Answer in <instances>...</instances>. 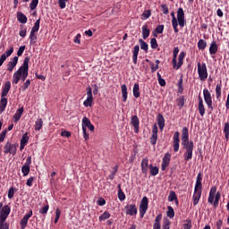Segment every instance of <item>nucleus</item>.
Masks as SVG:
<instances>
[{
	"label": "nucleus",
	"mask_w": 229,
	"mask_h": 229,
	"mask_svg": "<svg viewBox=\"0 0 229 229\" xmlns=\"http://www.w3.org/2000/svg\"><path fill=\"white\" fill-rule=\"evenodd\" d=\"M182 146L186 150L184 153V160L189 162L192 160V152L194 151V141H189V129L187 127L182 128Z\"/></svg>",
	"instance_id": "obj_1"
},
{
	"label": "nucleus",
	"mask_w": 229,
	"mask_h": 229,
	"mask_svg": "<svg viewBox=\"0 0 229 229\" xmlns=\"http://www.w3.org/2000/svg\"><path fill=\"white\" fill-rule=\"evenodd\" d=\"M29 65L30 57H26L21 66L13 75V85H17L20 80H21V81H26V78H28Z\"/></svg>",
	"instance_id": "obj_2"
},
{
	"label": "nucleus",
	"mask_w": 229,
	"mask_h": 229,
	"mask_svg": "<svg viewBox=\"0 0 229 229\" xmlns=\"http://www.w3.org/2000/svg\"><path fill=\"white\" fill-rule=\"evenodd\" d=\"M178 53H180V48L176 47L174 48L173 60H172L174 69H175L176 71H178V69H180V67L183 65V59L185 58V52H181L179 54V56H178ZM177 56H178V63L176 61Z\"/></svg>",
	"instance_id": "obj_3"
},
{
	"label": "nucleus",
	"mask_w": 229,
	"mask_h": 229,
	"mask_svg": "<svg viewBox=\"0 0 229 229\" xmlns=\"http://www.w3.org/2000/svg\"><path fill=\"white\" fill-rule=\"evenodd\" d=\"M198 74L200 81H205L208 78V71L207 70V64L198 63Z\"/></svg>",
	"instance_id": "obj_4"
},
{
	"label": "nucleus",
	"mask_w": 229,
	"mask_h": 229,
	"mask_svg": "<svg viewBox=\"0 0 229 229\" xmlns=\"http://www.w3.org/2000/svg\"><path fill=\"white\" fill-rule=\"evenodd\" d=\"M17 148H19L18 144H11L10 141H7L4 147V153L7 155V153H10V155H17Z\"/></svg>",
	"instance_id": "obj_5"
},
{
	"label": "nucleus",
	"mask_w": 229,
	"mask_h": 229,
	"mask_svg": "<svg viewBox=\"0 0 229 229\" xmlns=\"http://www.w3.org/2000/svg\"><path fill=\"white\" fill-rule=\"evenodd\" d=\"M148 203H149V201L148 200V197L144 196L141 199V201L140 203V217H144V216H146V212H148Z\"/></svg>",
	"instance_id": "obj_6"
},
{
	"label": "nucleus",
	"mask_w": 229,
	"mask_h": 229,
	"mask_svg": "<svg viewBox=\"0 0 229 229\" xmlns=\"http://www.w3.org/2000/svg\"><path fill=\"white\" fill-rule=\"evenodd\" d=\"M203 96L208 108L214 110V106H212V94H210V91L208 89H203Z\"/></svg>",
	"instance_id": "obj_7"
},
{
	"label": "nucleus",
	"mask_w": 229,
	"mask_h": 229,
	"mask_svg": "<svg viewBox=\"0 0 229 229\" xmlns=\"http://www.w3.org/2000/svg\"><path fill=\"white\" fill-rule=\"evenodd\" d=\"M221 199V193L217 192L216 195H209L208 203L214 205V208L219 207V200Z\"/></svg>",
	"instance_id": "obj_8"
},
{
	"label": "nucleus",
	"mask_w": 229,
	"mask_h": 229,
	"mask_svg": "<svg viewBox=\"0 0 229 229\" xmlns=\"http://www.w3.org/2000/svg\"><path fill=\"white\" fill-rule=\"evenodd\" d=\"M177 24H179L181 28H183V26H185V13L183 12V8L182 7L177 10Z\"/></svg>",
	"instance_id": "obj_9"
},
{
	"label": "nucleus",
	"mask_w": 229,
	"mask_h": 229,
	"mask_svg": "<svg viewBox=\"0 0 229 229\" xmlns=\"http://www.w3.org/2000/svg\"><path fill=\"white\" fill-rule=\"evenodd\" d=\"M31 169V156L28 157L24 165L21 167V173L23 176H28Z\"/></svg>",
	"instance_id": "obj_10"
},
{
	"label": "nucleus",
	"mask_w": 229,
	"mask_h": 229,
	"mask_svg": "<svg viewBox=\"0 0 229 229\" xmlns=\"http://www.w3.org/2000/svg\"><path fill=\"white\" fill-rule=\"evenodd\" d=\"M173 148L174 153H178L180 149V132L175 131L173 137Z\"/></svg>",
	"instance_id": "obj_11"
},
{
	"label": "nucleus",
	"mask_w": 229,
	"mask_h": 229,
	"mask_svg": "<svg viewBox=\"0 0 229 229\" xmlns=\"http://www.w3.org/2000/svg\"><path fill=\"white\" fill-rule=\"evenodd\" d=\"M31 216H33L32 210L29 211V213L20 221V226L21 229H25L28 226V221H30V217H31Z\"/></svg>",
	"instance_id": "obj_12"
},
{
	"label": "nucleus",
	"mask_w": 229,
	"mask_h": 229,
	"mask_svg": "<svg viewBox=\"0 0 229 229\" xmlns=\"http://www.w3.org/2000/svg\"><path fill=\"white\" fill-rule=\"evenodd\" d=\"M92 88L89 87L87 89V99L83 102L84 106H92Z\"/></svg>",
	"instance_id": "obj_13"
},
{
	"label": "nucleus",
	"mask_w": 229,
	"mask_h": 229,
	"mask_svg": "<svg viewBox=\"0 0 229 229\" xmlns=\"http://www.w3.org/2000/svg\"><path fill=\"white\" fill-rule=\"evenodd\" d=\"M126 215L127 216H137V206L135 204H130L125 206Z\"/></svg>",
	"instance_id": "obj_14"
},
{
	"label": "nucleus",
	"mask_w": 229,
	"mask_h": 229,
	"mask_svg": "<svg viewBox=\"0 0 229 229\" xmlns=\"http://www.w3.org/2000/svg\"><path fill=\"white\" fill-rule=\"evenodd\" d=\"M87 128H89L90 131H94V125L87 116H84L82 118V130H87Z\"/></svg>",
	"instance_id": "obj_15"
},
{
	"label": "nucleus",
	"mask_w": 229,
	"mask_h": 229,
	"mask_svg": "<svg viewBox=\"0 0 229 229\" xmlns=\"http://www.w3.org/2000/svg\"><path fill=\"white\" fill-rule=\"evenodd\" d=\"M10 212H12L10 206L6 205L4 208H2V212L0 214V219L6 220L8 218V216H10Z\"/></svg>",
	"instance_id": "obj_16"
},
{
	"label": "nucleus",
	"mask_w": 229,
	"mask_h": 229,
	"mask_svg": "<svg viewBox=\"0 0 229 229\" xmlns=\"http://www.w3.org/2000/svg\"><path fill=\"white\" fill-rule=\"evenodd\" d=\"M169 162H171V154L166 153L163 157V162L161 165L162 171H165V169L169 166Z\"/></svg>",
	"instance_id": "obj_17"
},
{
	"label": "nucleus",
	"mask_w": 229,
	"mask_h": 229,
	"mask_svg": "<svg viewBox=\"0 0 229 229\" xmlns=\"http://www.w3.org/2000/svg\"><path fill=\"white\" fill-rule=\"evenodd\" d=\"M131 124L134 128V133H138V131H139V124H140L139 116L132 115L131 117Z\"/></svg>",
	"instance_id": "obj_18"
},
{
	"label": "nucleus",
	"mask_w": 229,
	"mask_h": 229,
	"mask_svg": "<svg viewBox=\"0 0 229 229\" xmlns=\"http://www.w3.org/2000/svg\"><path fill=\"white\" fill-rule=\"evenodd\" d=\"M201 180H203V177H201V174H199L197 176L194 189V191L197 192H201V189L203 188V185L201 184Z\"/></svg>",
	"instance_id": "obj_19"
},
{
	"label": "nucleus",
	"mask_w": 229,
	"mask_h": 229,
	"mask_svg": "<svg viewBox=\"0 0 229 229\" xmlns=\"http://www.w3.org/2000/svg\"><path fill=\"white\" fill-rule=\"evenodd\" d=\"M17 62H19V57L14 56L13 60L8 63L7 71H9V72H12V71L15 69V66L17 65Z\"/></svg>",
	"instance_id": "obj_20"
},
{
	"label": "nucleus",
	"mask_w": 229,
	"mask_h": 229,
	"mask_svg": "<svg viewBox=\"0 0 229 229\" xmlns=\"http://www.w3.org/2000/svg\"><path fill=\"white\" fill-rule=\"evenodd\" d=\"M23 113H24V107H20L19 109H17L16 113L13 117L14 123H19V121H21V117H22Z\"/></svg>",
	"instance_id": "obj_21"
},
{
	"label": "nucleus",
	"mask_w": 229,
	"mask_h": 229,
	"mask_svg": "<svg viewBox=\"0 0 229 229\" xmlns=\"http://www.w3.org/2000/svg\"><path fill=\"white\" fill-rule=\"evenodd\" d=\"M6 105H8V98H6V97L1 95L0 114H3L4 110L6 109Z\"/></svg>",
	"instance_id": "obj_22"
},
{
	"label": "nucleus",
	"mask_w": 229,
	"mask_h": 229,
	"mask_svg": "<svg viewBox=\"0 0 229 229\" xmlns=\"http://www.w3.org/2000/svg\"><path fill=\"white\" fill-rule=\"evenodd\" d=\"M157 119L159 130L162 131V130H164V126H165V119H164V115H162V114H158Z\"/></svg>",
	"instance_id": "obj_23"
},
{
	"label": "nucleus",
	"mask_w": 229,
	"mask_h": 229,
	"mask_svg": "<svg viewBox=\"0 0 229 229\" xmlns=\"http://www.w3.org/2000/svg\"><path fill=\"white\" fill-rule=\"evenodd\" d=\"M121 90H122L123 101V103H126V101L128 99V87H126L125 84H123L121 86Z\"/></svg>",
	"instance_id": "obj_24"
},
{
	"label": "nucleus",
	"mask_w": 229,
	"mask_h": 229,
	"mask_svg": "<svg viewBox=\"0 0 229 229\" xmlns=\"http://www.w3.org/2000/svg\"><path fill=\"white\" fill-rule=\"evenodd\" d=\"M172 17V26L174 28V33H178V20H176V16H174V12L171 13Z\"/></svg>",
	"instance_id": "obj_25"
},
{
	"label": "nucleus",
	"mask_w": 229,
	"mask_h": 229,
	"mask_svg": "<svg viewBox=\"0 0 229 229\" xmlns=\"http://www.w3.org/2000/svg\"><path fill=\"white\" fill-rule=\"evenodd\" d=\"M200 199H201V191H194L193 197H192V201H193L194 207H196V205H198V203H199Z\"/></svg>",
	"instance_id": "obj_26"
},
{
	"label": "nucleus",
	"mask_w": 229,
	"mask_h": 229,
	"mask_svg": "<svg viewBox=\"0 0 229 229\" xmlns=\"http://www.w3.org/2000/svg\"><path fill=\"white\" fill-rule=\"evenodd\" d=\"M12 88V82L9 81L4 83V86L3 88L2 96H8V92H10V89Z\"/></svg>",
	"instance_id": "obj_27"
},
{
	"label": "nucleus",
	"mask_w": 229,
	"mask_h": 229,
	"mask_svg": "<svg viewBox=\"0 0 229 229\" xmlns=\"http://www.w3.org/2000/svg\"><path fill=\"white\" fill-rule=\"evenodd\" d=\"M199 112L201 117L205 115V106L203 105V98L201 97H199Z\"/></svg>",
	"instance_id": "obj_28"
},
{
	"label": "nucleus",
	"mask_w": 229,
	"mask_h": 229,
	"mask_svg": "<svg viewBox=\"0 0 229 229\" xmlns=\"http://www.w3.org/2000/svg\"><path fill=\"white\" fill-rule=\"evenodd\" d=\"M42 126H44V122L42 121L41 118H38L34 125L35 131H40V130H42Z\"/></svg>",
	"instance_id": "obj_29"
},
{
	"label": "nucleus",
	"mask_w": 229,
	"mask_h": 229,
	"mask_svg": "<svg viewBox=\"0 0 229 229\" xmlns=\"http://www.w3.org/2000/svg\"><path fill=\"white\" fill-rule=\"evenodd\" d=\"M141 30H142V37L146 40V38H148V37H149L150 30L148 28L147 24L143 25Z\"/></svg>",
	"instance_id": "obj_30"
},
{
	"label": "nucleus",
	"mask_w": 229,
	"mask_h": 229,
	"mask_svg": "<svg viewBox=\"0 0 229 229\" xmlns=\"http://www.w3.org/2000/svg\"><path fill=\"white\" fill-rule=\"evenodd\" d=\"M17 19L21 24H26V22H28V17H26L22 13H18Z\"/></svg>",
	"instance_id": "obj_31"
},
{
	"label": "nucleus",
	"mask_w": 229,
	"mask_h": 229,
	"mask_svg": "<svg viewBox=\"0 0 229 229\" xmlns=\"http://www.w3.org/2000/svg\"><path fill=\"white\" fill-rule=\"evenodd\" d=\"M148 158H143L141 161V171L144 174H146V173H148Z\"/></svg>",
	"instance_id": "obj_32"
},
{
	"label": "nucleus",
	"mask_w": 229,
	"mask_h": 229,
	"mask_svg": "<svg viewBox=\"0 0 229 229\" xmlns=\"http://www.w3.org/2000/svg\"><path fill=\"white\" fill-rule=\"evenodd\" d=\"M223 89V85L221 84V81L220 83H217L216 86V99H221V90Z\"/></svg>",
	"instance_id": "obj_33"
},
{
	"label": "nucleus",
	"mask_w": 229,
	"mask_h": 229,
	"mask_svg": "<svg viewBox=\"0 0 229 229\" xmlns=\"http://www.w3.org/2000/svg\"><path fill=\"white\" fill-rule=\"evenodd\" d=\"M38 30H40V19L37 20L32 27L30 33H38Z\"/></svg>",
	"instance_id": "obj_34"
},
{
	"label": "nucleus",
	"mask_w": 229,
	"mask_h": 229,
	"mask_svg": "<svg viewBox=\"0 0 229 229\" xmlns=\"http://www.w3.org/2000/svg\"><path fill=\"white\" fill-rule=\"evenodd\" d=\"M209 53L210 55H216L217 53V43L216 41H213L209 47Z\"/></svg>",
	"instance_id": "obj_35"
},
{
	"label": "nucleus",
	"mask_w": 229,
	"mask_h": 229,
	"mask_svg": "<svg viewBox=\"0 0 229 229\" xmlns=\"http://www.w3.org/2000/svg\"><path fill=\"white\" fill-rule=\"evenodd\" d=\"M140 90V86L139 83H135L132 89V92H133V96L134 98H140V92H139Z\"/></svg>",
	"instance_id": "obj_36"
},
{
	"label": "nucleus",
	"mask_w": 229,
	"mask_h": 229,
	"mask_svg": "<svg viewBox=\"0 0 229 229\" xmlns=\"http://www.w3.org/2000/svg\"><path fill=\"white\" fill-rule=\"evenodd\" d=\"M118 199H120V201H124V199H126V195H124V192L121 189V184H118Z\"/></svg>",
	"instance_id": "obj_37"
},
{
	"label": "nucleus",
	"mask_w": 229,
	"mask_h": 229,
	"mask_svg": "<svg viewBox=\"0 0 229 229\" xmlns=\"http://www.w3.org/2000/svg\"><path fill=\"white\" fill-rule=\"evenodd\" d=\"M139 43L140 46V49L145 51V53H148V43H146V41H144L143 39H139Z\"/></svg>",
	"instance_id": "obj_38"
},
{
	"label": "nucleus",
	"mask_w": 229,
	"mask_h": 229,
	"mask_svg": "<svg viewBox=\"0 0 229 229\" xmlns=\"http://www.w3.org/2000/svg\"><path fill=\"white\" fill-rule=\"evenodd\" d=\"M37 42V33L30 32V46H33Z\"/></svg>",
	"instance_id": "obj_39"
},
{
	"label": "nucleus",
	"mask_w": 229,
	"mask_h": 229,
	"mask_svg": "<svg viewBox=\"0 0 229 229\" xmlns=\"http://www.w3.org/2000/svg\"><path fill=\"white\" fill-rule=\"evenodd\" d=\"M166 216L167 217H170V219H173V217H174V209L173 208V207H167Z\"/></svg>",
	"instance_id": "obj_40"
},
{
	"label": "nucleus",
	"mask_w": 229,
	"mask_h": 229,
	"mask_svg": "<svg viewBox=\"0 0 229 229\" xmlns=\"http://www.w3.org/2000/svg\"><path fill=\"white\" fill-rule=\"evenodd\" d=\"M224 133H225V140H229V123H225Z\"/></svg>",
	"instance_id": "obj_41"
},
{
	"label": "nucleus",
	"mask_w": 229,
	"mask_h": 229,
	"mask_svg": "<svg viewBox=\"0 0 229 229\" xmlns=\"http://www.w3.org/2000/svg\"><path fill=\"white\" fill-rule=\"evenodd\" d=\"M149 168H150L151 176H157V174H158V167L153 166V165H150Z\"/></svg>",
	"instance_id": "obj_42"
},
{
	"label": "nucleus",
	"mask_w": 229,
	"mask_h": 229,
	"mask_svg": "<svg viewBox=\"0 0 229 229\" xmlns=\"http://www.w3.org/2000/svg\"><path fill=\"white\" fill-rule=\"evenodd\" d=\"M0 229H10V225L6 223V220L0 219Z\"/></svg>",
	"instance_id": "obj_43"
},
{
	"label": "nucleus",
	"mask_w": 229,
	"mask_h": 229,
	"mask_svg": "<svg viewBox=\"0 0 229 229\" xmlns=\"http://www.w3.org/2000/svg\"><path fill=\"white\" fill-rule=\"evenodd\" d=\"M157 81L161 87H165V80L162 78L160 72H157Z\"/></svg>",
	"instance_id": "obj_44"
},
{
	"label": "nucleus",
	"mask_w": 229,
	"mask_h": 229,
	"mask_svg": "<svg viewBox=\"0 0 229 229\" xmlns=\"http://www.w3.org/2000/svg\"><path fill=\"white\" fill-rule=\"evenodd\" d=\"M198 47L199 49H205V47H207V41L203 40V39H199L198 42Z\"/></svg>",
	"instance_id": "obj_45"
},
{
	"label": "nucleus",
	"mask_w": 229,
	"mask_h": 229,
	"mask_svg": "<svg viewBox=\"0 0 229 229\" xmlns=\"http://www.w3.org/2000/svg\"><path fill=\"white\" fill-rule=\"evenodd\" d=\"M149 17H151V11L150 10H147L145 11L142 15H141V19L143 21H146V19H149Z\"/></svg>",
	"instance_id": "obj_46"
},
{
	"label": "nucleus",
	"mask_w": 229,
	"mask_h": 229,
	"mask_svg": "<svg viewBox=\"0 0 229 229\" xmlns=\"http://www.w3.org/2000/svg\"><path fill=\"white\" fill-rule=\"evenodd\" d=\"M178 198L176 197V192L170 191V194L168 196V201H175Z\"/></svg>",
	"instance_id": "obj_47"
},
{
	"label": "nucleus",
	"mask_w": 229,
	"mask_h": 229,
	"mask_svg": "<svg viewBox=\"0 0 229 229\" xmlns=\"http://www.w3.org/2000/svg\"><path fill=\"white\" fill-rule=\"evenodd\" d=\"M110 217V213L108 212H104L100 216H99V221H106V219H109Z\"/></svg>",
	"instance_id": "obj_48"
},
{
	"label": "nucleus",
	"mask_w": 229,
	"mask_h": 229,
	"mask_svg": "<svg viewBox=\"0 0 229 229\" xmlns=\"http://www.w3.org/2000/svg\"><path fill=\"white\" fill-rule=\"evenodd\" d=\"M157 140H158V134H152L150 137V144H152V146H155V144H157Z\"/></svg>",
	"instance_id": "obj_49"
},
{
	"label": "nucleus",
	"mask_w": 229,
	"mask_h": 229,
	"mask_svg": "<svg viewBox=\"0 0 229 229\" xmlns=\"http://www.w3.org/2000/svg\"><path fill=\"white\" fill-rule=\"evenodd\" d=\"M29 140H30V137H28V132H26L25 134H23L21 140V143L27 145Z\"/></svg>",
	"instance_id": "obj_50"
},
{
	"label": "nucleus",
	"mask_w": 229,
	"mask_h": 229,
	"mask_svg": "<svg viewBox=\"0 0 229 229\" xmlns=\"http://www.w3.org/2000/svg\"><path fill=\"white\" fill-rule=\"evenodd\" d=\"M150 46H151L152 49H157L158 47V43L157 42V38H153L150 40Z\"/></svg>",
	"instance_id": "obj_51"
},
{
	"label": "nucleus",
	"mask_w": 229,
	"mask_h": 229,
	"mask_svg": "<svg viewBox=\"0 0 229 229\" xmlns=\"http://www.w3.org/2000/svg\"><path fill=\"white\" fill-rule=\"evenodd\" d=\"M37 6H38V0H32L31 3L30 4V10H35Z\"/></svg>",
	"instance_id": "obj_52"
},
{
	"label": "nucleus",
	"mask_w": 229,
	"mask_h": 229,
	"mask_svg": "<svg viewBox=\"0 0 229 229\" xmlns=\"http://www.w3.org/2000/svg\"><path fill=\"white\" fill-rule=\"evenodd\" d=\"M13 53V47H11L8 51H6L4 54L2 55V56H5V59L8 58V56H12V54Z\"/></svg>",
	"instance_id": "obj_53"
},
{
	"label": "nucleus",
	"mask_w": 229,
	"mask_h": 229,
	"mask_svg": "<svg viewBox=\"0 0 229 229\" xmlns=\"http://www.w3.org/2000/svg\"><path fill=\"white\" fill-rule=\"evenodd\" d=\"M13 194H15V189L13 187H11L8 191L9 199H12V198H13Z\"/></svg>",
	"instance_id": "obj_54"
},
{
	"label": "nucleus",
	"mask_w": 229,
	"mask_h": 229,
	"mask_svg": "<svg viewBox=\"0 0 229 229\" xmlns=\"http://www.w3.org/2000/svg\"><path fill=\"white\" fill-rule=\"evenodd\" d=\"M177 105H178V106H180L181 108H182L183 105H185V98H183L182 97H181L180 98H178V100H177Z\"/></svg>",
	"instance_id": "obj_55"
},
{
	"label": "nucleus",
	"mask_w": 229,
	"mask_h": 229,
	"mask_svg": "<svg viewBox=\"0 0 229 229\" xmlns=\"http://www.w3.org/2000/svg\"><path fill=\"white\" fill-rule=\"evenodd\" d=\"M48 210H49V205H47L43 207L41 209H39V214H43V215L47 214Z\"/></svg>",
	"instance_id": "obj_56"
},
{
	"label": "nucleus",
	"mask_w": 229,
	"mask_h": 229,
	"mask_svg": "<svg viewBox=\"0 0 229 229\" xmlns=\"http://www.w3.org/2000/svg\"><path fill=\"white\" fill-rule=\"evenodd\" d=\"M184 229L192 228V222L191 220H186V223L183 225Z\"/></svg>",
	"instance_id": "obj_57"
},
{
	"label": "nucleus",
	"mask_w": 229,
	"mask_h": 229,
	"mask_svg": "<svg viewBox=\"0 0 229 229\" xmlns=\"http://www.w3.org/2000/svg\"><path fill=\"white\" fill-rule=\"evenodd\" d=\"M25 49H26V46L20 47L18 51H17V55L18 56H22V53H24Z\"/></svg>",
	"instance_id": "obj_58"
},
{
	"label": "nucleus",
	"mask_w": 229,
	"mask_h": 229,
	"mask_svg": "<svg viewBox=\"0 0 229 229\" xmlns=\"http://www.w3.org/2000/svg\"><path fill=\"white\" fill-rule=\"evenodd\" d=\"M161 8L164 15H167V13H169V8L166 4H161Z\"/></svg>",
	"instance_id": "obj_59"
},
{
	"label": "nucleus",
	"mask_w": 229,
	"mask_h": 229,
	"mask_svg": "<svg viewBox=\"0 0 229 229\" xmlns=\"http://www.w3.org/2000/svg\"><path fill=\"white\" fill-rule=\"evenodd\" d=\"M139 51H140V47L136 45L132 51V55H139Z\"/></svg>",
	"instance_id": "obj_60"
},
{
	"label": "nucleus",
	"mask_w": 229,
	"mask_h": 229,
	"mask_svg": "<svg viewBox=\"0 0 229 229\" xmlns=\"http://www.w3.org/2000/svg\"><path fill=\"white\" fill-rule=\"evenodd\" d=\"M6 133H7L6 130L2 131V133L0 134V142H4V139L6 137Z\"/></svg>",
	"instance_id": "obj_61"
},
{
	"label": "nucleus",
	"mask_w": 229,
	"mask_h": 229,
	"mask_svg": "<svg viewBox=\"0 0 229 229\" xmlns=\"http://www.w3.org/2000/svg\"><path fill=\"white\" fill-rule=\"evenodd\" d=\"M68 0H58L59 3V6L62 10H64V8H65V3H67Z\"/></svg>",
	"instance_id": "obj_62"
},
{
	"label": "nucleus",
	"mask_w": 229,
	"mask_h": 229,
	"mask_svg": "<svg viewBox=\"0 0 229 229\" xmlns=\"http://www.w3.org/2000/svg\"><path fill=\"white\" fill-rule=\"evenodd\" d=\"M26 33H27L26 29L21 28L19 32L20 37H22V38H24V37H26Z\"/></svg>",
	"instance_id": "obj_63"
},
{
	"label": "nucleus",
	"mask_w": 229,
	"mask_h": 229,
	"mask_svg": "<svg viewBox=\"0 0 229 229\" xmlns=\"http://www.w3.org/2000/svg\"><path fill=\"white\" fill-rule=\"evenodd\" d=\"M156 31H157V33H163L164 32V25H158L156 28Z\"/></svg>",
	"instance_id": "obj_64"
}]
</instances>
